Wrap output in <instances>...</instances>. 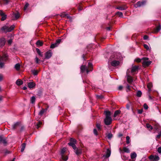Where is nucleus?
<instances>
[{
	"mask_svg": "<svg viewBox=\"0 0 161 161\" xmlns=\"http://www.w3.org/2000/svg\"><path fill=\"white\" fill-rule=\"evenodd\" d=\"M122 58L120 53H114L110 58L109 61L111 65L114 67L119 65Z\"/></svg>",
	"mask_w": 161,
	"mask_h": 161,
	"instance_id": "f257e3e1",
	"label": "nucleus"
},
{
	"mask_svg": "<svg viewBox=\"0 0 161 161\" xmlns=\"http://www.w3.org/2000/svg\"><path fill=\"white\" fill-rule=\"evenodd\" d=\"M105 118L104 119L105 124L106 125H110L112 121V119L111 117V112L109 111H105Z\"/></svg>",
	"mask_w": 161,
	"mask_h": 161,
	"instance_id": "f03ea898",
	"label": "nucleus"
},
{
	"mask_svg": "<svg viewBox=\"0 0 161 161\" xmlns=\"http://www.w3.org/2000/svg\"><path fill=\"white\" fill-rule=\"evenodd\" d=\"M8 56L6 54L3 55V57L0 56V68H2L4 65V62L6 61L8 58Z\"/></svg>",
	"mask_w": 161,
	"mask_h": 161,
	"instance_id": "7ed1b4c3",
	"label": "nucleus"
},
{
	"mask_svg": "<svg viewBox=\"0 0 161 161\" xmlns=\"http://www.w3.org/2000/svg\"><path fill=\"white\" fill-rule=\"evenodd\" d=\"M15 27L14 25H12L10 27L8 26H4L2 27L1 29L6 32H10L12 31Z\"/></svg>",
	"mask_w": 161,
	"mask_h": 161,
	"instance_id": "20e7f679",
	"label": "nucleus"
},
{
	"mask_svg": "<svg viewBox=\"0 0 161 161\" xmlns=\"http://www.w3.org/2000/svg\"><path fill=\"white\" fill-rule=\"evenodd\" d=\"M142 60H143L142 63L143 66H148L150 65L152 62L150 61H148V58H142Z\"/></svg>",
	"mask_w": 161,
	"mask_h": 161,
	"instance_id": "39448f33",
	"label": "nucleus"
},
{
	"mask_svg": "<svg viewBox=\"0 0 161 161\" xmlns=\"http://www.w3.org/2000/svg\"><path fill=\"white\" fill-rule=\"evenodd\" d=\"M76 143V140L73 138H71L70 139V142L68 143V144L72 147L74 149H75L76 147L75 144Z\"/></svg>",
	"mask_w": 161,
	"mask_h": 161,
	"instance_id": "423d86ee",
	"label": "nucleus"
},
{
	"mask_svg": "<svg viewBox=\"0 0 161 161\" xmlns=\"http://www.w3.org/2000/svg\"><path fill=\"white\" fill-rule=\"evenodd\" d=\"M111 153V150L110 148H108L107 149V151L106 152V154H104L102 157L103 159H105V158H108L110 156Z\"/></svg>",
	"mask_w": 161,
	"mask_h": 161,
	"instance_id": "0eeeda50",
	"label": "nucleus"
},
{
	"mask_svg": "<svg viewBox=\"0 0 161 161\" xmlns=\"http://www.w3.org/2000/svg\"><path fill=\"white\" fill-rule=\"evenodd\" d=\"M66 148H63L61 150V158H62V159L64 161H67L68 160V156H66V158L65 159L64 158V154L66 151Z\"/></svg>",
	"mask_w": 161,
	"mask_h": 161,
	"instance_id": "6e6552de",
	"label": "nucleus"
},
{
	"mask_svg": "<svg viewBox=\"0 0 161 161\" xmlns=\"http://www.w3.org/2000/svg\"><path fill=\"white\" fill-rule=\"evenodd\" d=\"M119 151L121 153H123L124 152L129 153H130V150L127 147H124L123 148V150L120 148L119 149Z\"/></svg>",
	"mask_w": 161,
	"mask_h": 161,
	"instance_id": "1a4fd4ad",
	"label": "nucleus"
},
{
	"mask_svg": "<svg viewBox=\"0 0 161 161\" xmlns=\"http://www.w3.org/2000/svg\"><path fill=\"white\" fill-rule=\"evenodd\" d=\"M0 15L2 17L1 19L2 21H4L6 19L7 15L5 14L2 10H0Z\"/></svg>",
	"mask_w": 161,
	"mask_h": 161,
	"instance_id": "9d476101",
	"label": "nucleus"
},
{
	"mask_svg": "<svg viewBox=\"0 0 161 161\" xmlns=\"http://www.w3.org/2000/svg\"><path fill=\"white\" fill-rule=\"evenodd\" d=\"M80 69L82 72H83L85 70H86L87 73L90 71L89 69L84 65H82L80 67Z\"/></svg>",
	"mask_w": 161,
	"mask_h": 161,
	"instance_id": "9b49d317",
	"label": "nucleus"
},
{
	"mask_svg": "<svg viewBox=\"0 0 161 161\" xmlns=\"http://www.w3.org/2000/svg\"><path fill=\"white\" fill-rule=\"evenodd\" d=\"M145 1H142V2L139 1L136 4V6L135 7L137 8V7H140L144 6L146 3Z\"/></svg>",
	"mask_w": 161,
	"mask_h": 161,
	"instance_id": "f8f14e48",
	"label": "nucleus"
},
{
	"mask_svg": "<svg viewBox=\"0 0 161 161\" xmlns=\"http://www.w3.org/2000/svg\"><path fill=\"white\" fill-rule=\"evenodd\" d=\"M52 56V52L50 51H48L45 54V58L46 59H49L51 58Z\"/></svg>",
	"mask_w": 161,
	"mask_h": 161,
	"instance_id": "ddd939ff",
	"label": "nucleus"
},
{
	"mask_svg": "<svg viewBox=\"0 0 161 161\" xmlns=\"http://www.w3.org/2000/svg\"><path fill=\"white\" fill-rule=\"evenodd\" d=\"M5 39L3 38H2L0 39V46L1 47H3L4 46L5 43Z\"/></svg>",
	"mask_w": 161,
	"mask_h": 161,
	"instance_id": "4468645a",
	"label": "nucleus"
},
{
	"mask_svg": "<svg viewBox=\"0 0 161 161\" xmlns=\"http://www.w3.org/2000/svg\"><path fill=\"white\" fill-rule=\"evenodd\" d=\"M36 86V84L33 82H30L28 83V87L30 89L34 88Z\"/></svg>",
	"mask_w": 161,
	"mask_h": 161,
	"instance_id": "2eb2a0df",
	"label": "nucleus"
},
{
	"mask_svg": "<svg viewBox=\"0 0 161 161\" xmlns=\"http://www.w3.org/2000/svg\"><path fill=\"white\" fill-rule=\"evenodd\" d=\"M75 152L77 155L80 154L82 153L81 150L80 149H78L76 147L75 149H74Z\"/></svg>",
	"mask_w": 161,
	"mask_h": 161,
	"instance_id": "dca6fc26",
	"label": "nucleus"
},
{
	"mask_svg": "<svg viewBox=\"0 0 161 161\" xmlns=\"http://www.w3.org/2000/svg\"><path fill=\"white\" fill-rule=\"evenodd\" d=\"M127 8V7L125 5H123L122 6H119L117 7L116 8L117 9L120 10H125Z\"/></svg>",
	"mask_w": 161,
	"mask_h": 161,
	"instance_id": "f3484780",
	"label": "nucleus"
},
{
	"mask_svg": "<svg viewBox=\"0 0 161 161\" xmlns=\"http://www.w3.org/2000/svg\"><path fill=\"white\" fill-rule=\"evenodd\" d=\"M138 68V66H135L132 67L131 70V72L133 74L135 72H136Z\"/></svg>",
	"mask_w": 161,
	"mask_h": 161,
	"instance_id": "a211bd4d",
	"label": "nucleus"
},
{
	"mask_svg": "<svg viewBox=\"0 0 161 161\" xmlns=\"http://www.w3.org/2000/svg\"><path fill=\"white\" fill-rule=\"evenodd\" d=\"M127 80L128 82L131 83L133 81L132 77L130 75H127Z\"/></svg>",
	"mask_w": 161,
	"mask_h": 161,
	"instance_id": "6ab92c4d",
	"label": "nucleus"
},
{
	"mask_svg": "<svg viewBox=\"0 0 161 161\" xmlns=\"http://www.w3.org/2000/svg\"><path fill=\"white\" fill-rule=\"evenodd\" d=\"M23 83V81L20 79H18L16 81V84L18 86L21 85Z\"/></svg>",
	"mask_w": 161,
	"mask_h": 161,
	"instance_id": "aec40b11",
	"label": "nucleus"
},
{
	"mask_svg": "<svg viewBox=\"0 0 161 161\" xmlns=\"http://www.w3.org/2000/svg\"><path fill=\"white\" fill-rule=\"evenodd\" d=\"M148 91V92H150L151 88L152 87V83H150L148 84L147 85Z\"/></svg>",
	"mask_w": 161,
	"mask_h": 161,
	"instance_id": "412c9836",
	"label": "nucleus"
},
{
	"mask_svg": "<svg viewBox=\"0 0 161 161\" xmlns=\"http://www.w3.org/2000/svg\"><path fill=\"white\" fill-rule=\"evenodd\" d=\"M13 16L14 17L15 19H17L19 17V14L18 13H13Z\"/></svg>",
	"mask_w": 161,
	"mask_h": 161,
	"instance_id": "4be33fe9",
	"label": "nucleus"
},
{
	"mask_svg": "<svg viewBox=\"0 0 161 161\" xmlns=\"http://www.w3.org/2000/svg\"><path fill=\"white\" fill-rule=\"evenodd\" d=\"M121 112V111L119 110H116L114 113V117H116L118 115L120 114Z\"/></svg>",
	"mask_w": 161,
	"mask_h": 161,
	"instance_id": "5701e85b",
	"label": "nucleus"
},
{
	"mask_svg": "<svg viewBox=\"0 0 161 161\" xmlns=\"http://www.w3.org/2000/svg\"><path fill=\"white\" fill-rule=\"evenodd\" d=\"M26 146V144L25 143H23L21 145V152H23L24 150V149L25 148V147Z\"/></svg>",
	"mask_w": 161,
	"mask_h": 161,
	"instance_id": "b1692460",
	"label": "nucleus"
},
{
	"mask_svg": "<svg viewBox=\"0 0 161 161\" xmlns=\"http://www.w3.org/2000/svg\"><path fill=\"white\" fill-rule=\"evenodd\" d=\"M47 110V108L45 109H42L39 112L38 114L42 116L44 114L45 112Z\"/></svg>",
	"mask_w": 161,
	"mask_h": 161,
	"instance_id": "393cba45",
	"label": "nucleus"
},
{
	"mask_svg": "<svg viewBox=\"0 0 161 161\" xmlns=\"http://www.w3.org/2000/svg\"><path fill=\"white\" fill-rule=\"evenodd\" d=\"M19 123L17 122L12 125V129L14 130L19 125Z\"/></svg>",
	"mask_w": 161,
	"mask_h": 161,
	"instance_id": "a878e982",
	"label": "nucleus"
},
{
	"mask_svg": "<svg viewBox=\"0 0 161 161\" xmlns=\"http://www.w3.org/2000/svg\"><path fill=\"white\" fill-rule=\"evenodd\" d=\"M92 63L90 62H89L88 63V67L89 69V70L90 71H92Z\"/></svg>",
	"mask_w": 161,
	"mask_h": 161,
	"instance_id": "bb28decb",
	"label": "nucleus"
},
{
	"mask_svg": "<svg viewBox=\"0 0 161 161\" xmlns=\"http://www.w3.org/2000/svg\"><path fill=\"white\" fill-rule=\"evenodd\" d=\"M136 154L135 152L132 153L130 155L131 158L132 159L135 158L136 157Z\"/></svg>",
	"mask_w": 161,
	"mask_h": 161,
	"instance_id": "cd10ccee",
	"label": "nucleus"
},
{
	"mask_svg": "<svg viewBox=\"0 0 161 161\" xmlns=\"http://www.w3.org/2000/svg\"><path fill=\"white\" fill-rule=\"evenodd\" d=\"M14 68L17 70H19L20 68V65L19 64L17 63L14 66Z\"/></svg>",
	"mask_w": 161,
	"mask_h": 161,
	"instance_id": "c85d7f7f",
	"label": "nucleus"
},
{
	"mask_svg": "<svg viewBox=\"0 0 161 161\" xmlns=\"http://www.w3.org/2000/svg\"><path fill=\"white\" fill-rule=\"evenodd\" d=\"M35 100L36 98L34 96H32L31 98V103H34L35 102Z\"/></svg>",
	"mask_w": 161,
	"mask_h": 161,
	"instance_id": "c756f323",
	"label": "nucleus"
},
{
	"mask_svg": "<svg viewBox=\"0 0 161 161\" xmlns=\"http://www.w3.org/2000/svg\"><path fill=\"white\" fill-rule=\"evenodd\" d=\"M146 126L148 129H149L151 130H152L153 129V127L148 123L146 124Z\"/></svg>",
	"mask_w": 161,
	"mask_h": 161,
	"instance_id": "7c9ffc66",
	"label": "nucleus"
},
{
	"mask_svg": "<svg viewBox=\"0 0 161 161\" xmlns=\"http://www.w3.org/2000/svg\"><path fill=\"white\" fill-rule=\"evenodd\" d=\"M36 44L37 46H41L43 45V43L40 41L38 40L36 42Z\"/></svg>",
	"mask_w": 161,
	"mask_h": 161,
	"instance_id": "2f4dec72",
	"label": "nucleus"
},
{
	"mask_svg": "<svg viewBox=\"0 0 161 161\" xmlns=\"http://www.w3.org/2000/svg\"><path fill=\"white\" fill-rule=\"evenodd\" d=\"M131 103L130 102H129L126 105V108L128 110H129L130 108V106H131Z\"/></svg>",
	"mask_w": 161,
	"mask_h": 161,
	"instance_id": "473e14b6",
	"label": "nucleus"
},
{
	"mask_svg": "<svg viewBox=\"0 0 161 161\" xmlns=\"http://www.w3.org/2000/svg\"><path fill=\"white\" fill-rule=\"evenodd\" d=\"M142 92L141 91H138L137 92L136 96L138 97H140L142 95Z\"/></svg>",
	"mask_w": 161,
	"mask_h": 161,
	"instance_id": "72a5a7b5",
	"label": "nucleus"
},
{
	"mask_svg": "<svg viewBox=\"0 0 161 161\" xmlns=\"http://www.w3.org/2000/svg\"><path fill=\"white\" fill-rule=\"evenodd\" d=\"M58 45L55 42L54 43L52 44L50 46V48H53L58 46Z\"/></svg>",
	"mask_w": 161,
	"mask_h": 161,
	"instance_id": "f704fd0d",
	"label": "nucleus"
},
{
	"mask_svg": "<svg viewBox=\"0 0 161 161\" xmlns=\"http://www.w3.org/2000/svg\"><path fill=\"white\" fill-rule=\"evenodd\" d=\"M159 157L157 155H155L154 156V158H153V161H158L159 160Z\"/></svg>",
	"mask_w": 161,
	"mask_h": 161,
	"instance_id": "c9c22d12",
	"label": "nucleus"
},
{
	"mask_svg": "<svg viewBox=\"0 0 161 161\" xmlns=\"http://www.w3.org/2000/svg\"><path fill=\"white\" fill-rule=\"evenodd\" d=\"M32 73L34 75H37L38 72L37 70H31Z\"/></svg>",
	"mask_w": 161,
	"mask_h": 161,
	"instance_id": "e433bc0d",
	"label": "nucleus"
},
{
	"mask_svg": "<svg viewBox=\"0 0 161 161\" xmlns=\"http://www.w3.org/2000/svg\"><path fill=\"white\" fill-rule=\"evenodd\" d=\"M107 137L108 139H111L113 137V135L111 133H108Z\"/></svg>",
	"mask_w": 161,
	"mask_h": 161,
	"instance_id": "4c0bfd02",
	"label": "nucleus"
},
{
	"mask_svg": "<svg viewBox=\"0 0 161 161\" xmlns=\"http://www.w3.org/2000/svg\"><path fill=\"white\" fill-rule=\"evenodd\" d=\"M143 46H144V47L147 50H149V51L150 50V49L149 48V47L147 45V44H144L143 45Z\"/></svg>",
	"mask_w": 161,
	"mask_h": 161,
	"instance_id": "58836bf2",
	"label": "nucleus"
},
{
	"mask_svg": "<svg viewBox=\"0 0 161 161\" xmlns=\"http://www.w3.org/2000/svg\"><path fill=\"white\" fill-rule=\"evenodd\" d=\"M126 143L129 144L130 143V138L129 136L126 137Z\"/></svg>",
	"mask_w": 161,
	"mask_h": 161,
	"instance_id": "ea45409f",
	"label": "nucleus"
},
{
	"mask_svg": "<svg viewBox=\"0 0 161 161\" xmlns=\"http://www.w3.org/2000/svg\"><path fill=\"white\" fill-rule=\"evenodd\" d=\"M117 14L120 17H122L123 16V13L121 12H117Z\"/></svg>",
	"mask_w": 161,
	"mask_h": 161,
	"instance_id": "a19ab883",
	"label": "nucleus"
},
{
	"mask_svg": "<svg viewBox=\"0 0 161 161\" xmlns=\"http://www.w3.org/2000/svg\"><path fill=\"white\" fill-rule=\"evenodd\" d=\"M161 29V27L160 26H158L157 27L156 31L158 32Z\"/></svg>",
	"mask_w": 161,
	"mask_h": 161,
	"instance_id": "79ce46f5",
	"label": "nucleus"
},
{
	"mask_svg": "<svg viewBox=\"0 0 161 161\" xmlns=\"http://www.w3.org/2000/svg\"><path fill=\"white\" fill-rule=\"evenodd\" d=\"M2 143H3L5 145L7 143V141L6 140L5 138H4L2 141Z\"/></svg>",
	"mask_w": 161,
	"mask_h": 161,
	"instance_id": "37998d69",
	"label": "nucleus"
},
{
	"mask_svg": "<svg viewBox=\"0 0 161 161\" xmlns=\"http://www.w3.org/2000/svg\"><path fill=\"white\" fill-rule=\"evenodd\" d=\"M12 40L10 39L8 41V45H10L12 42Z\"/></svg>",
	"mask_w": 161,
	"mask_h": 161,
	"instance_id": "c03bdc74",
	"label": "nucleus"
},
{
	"mask_svg": "<svg viewBox=\"0 0 161 161\" xmlns=\"http://www.w3.org/2000/svg\"><path fill=\"white\" fill-rule=\"evenodd\" d=\"M96 127L98 130H101V125L100 124H97L96 125Z\"/></svg>",
	"mask_w": 161,
	"mask_h": 161,
	"instance_id": "a18cd8bd",
	"label": "nucleus"
},
{
	"mask_svg": "<svg viewBox=\"0 0 161 161\" xmlns=\"http://www.w3.org/2000/svg\"><path fill=\"white\" fill-rule=\"evenodd\" d=\"M29 4L28 3H26L24 7V9L25 10H26Z\"/></svg>",
	"mask_w": 161,
	"mask_h": 161,
	"instance_id": "49530a36",
	"label": "nucleus"
},
{
	"mask_svg": "<svg viewBox=\"0 0 161 161\" xmlns=\"http://www.w3.org/2000/svg\"><path fill=\"white\" fill-rule=\"evenodd\" d=\"M93 133L96 136L97 135V130L95 129H94L93 130Z\"/></svg>",
	"mask_w": 161,
	"mask_h": 161,
	"instance_id": "de8ad7c7",
	"label": "nucleus"
},
{
	"mask_svg": "<svg viewBox=\"0 0 161 161\" xmlns=\"http://www.w3.org/2000/svg\"><path fill=\"white\" fill-rule=\"evenodd\" d=\"M36 51L37 53L39 54V55H41V51L39 49L36 48Z\"/></svg>",
	"mask_w": 161,
	"mask_h": 161,
	"instance_id": "09e8293b",
	"label": "nucleus"
},
{
	"mask_svg": "<svg viewBox=\"0 0 161 161\" xmlns=\"http://www.w3.org/2000/svg\"><path fill=\"white\" fill-rule=\"evenodd\" d=\"M96 96L99 99H102L103 97V96L102 95H97Z\"/></svg>",
	"mask_w": 161,
	"mask_h": 161,
	"instance_id": "8fccbe9b",
	"label": "nucleus"
},
{
	"mask_svg": "<svg viewBox=\"0 0 161 161\" xmlns=\"http://www.w3.org/2000/svg\"><path fill=\"white\" fill-rule=\"evenodd\" d=\"M126 88H127V91H129L130 90V86L128 84H127V85Z\"/></svg>",
	"mask_w": 161,
	"mask_h": 161,
	"instance_id": "3c124183",
	"label": "nucleus"
},
{
	"mask_svg": "<svg viewBox=\"0 0 161 161\" xmlns=\"http://www.w3.org/2000/svg\"><path fill=\"white\" fill-rule=\"evenodd\" d=\"M61 41V40L60 39H58L56 40V43L58 45L60 43V42Z\"/></svg>",
	"mask_w": 161,
	"mask_h": 161,
	"instance_id": "603ef678",
	"label": "nucleus"
},
{
	"mask_svg": "<svg viewBox=\"0 0 161 161\" xmlns=\"http://www.w3.org/2000/svg\"><path fill=\"white\" fill-rule=\"evenodd\" d=\"M42 124V123L41 122H39V124H38L36 125V128L38 129L40 127L39 125H41Z\"/></svg>",
	"mask_w": 161,
	"mask_h": 161,
	"instance_id": "864d4df0",
	"label": "nucleus"
},
{
	"mask_svg": "<svg viewBox=\"0 0 161 161\" xmlns=\"http://www.w3.org/2000/svg\"><path fill=\"white\" fill-rule=\"evenodd\" d=\"M144 108L145 109H147L148 108V106L145 103L143 105Z\"/></svg>",
	"mask_w": 161,
	"mask_h": 161,
	"instance_id": "5fc2aeb1",
	"label": "nucleus"
},
{
	"mask_svg": "<svg viewBox=\"0 0 161 161\" xmlns=\"http://www.w3.org/2000/svg\"><path fill=\"white\" fill-rule=\"evenodd\" d=\"M137 112L138 114H141L143 112L142 109H138L137 110Z\"/></svg>",
	"mask_w": 161,
	"mask_h": 161,
	"instance_id": "6e6d98bb",
	"label": "nucleus"
},
{
	"mask_svg": "<svg viewBox=\"0 0 161 161\" xmlns=\"http://www.w3.org/2000/svg\"><path fill=\"white\" fill-rule=\"evenodd\" d=\"M4 138L3 137L1 136H0V143H2V141Z\"/></svg>",
	"mask_w": 161,
	"mask_h": 161,
	"instance_id": "4d7b16f0",
	"label": "nucleus"
},
{
	"mask_svg": "<svg viewBox=\"0 0 161 161\" xmlns=\"http://www.w3.org/2000/svg\"><path fill=\"white\" fill-rule=\"evenodd\" d=\"M148 38V36H147V35H145L144 36H143V39L145 40H147V39Z\"/></svg>",
	"mask_w": 161,
	"mask_h": 161,
	"instance_id": "13d9d810",
	"label": "nucleus"
},
{
	"mask_svg": "<svg viewBox=\"0 0 161 161\" xmlns=\"http://www.w3.org/2000/svg\"><path fill=\"white\" fill-rule=\"evenodd\" d=\"M154 158V156H153V155H151L149 157V158L150 159V160H153V158Z\"/></svg>",
	"mask_w": 161,
	"mask_h": 161,
	"instance_id": "bf43d9fd",
	"label": "nucleus"
},
{
	"mask_svg": "<svg viewBox=\"0 0 161 161\" xmlns=\"http://www.w3.org/2000/svg\"><path fill=\"white\" fill-rule=\"evenodd\" d=\"M158 151L159 153H161V147H159L158 148Z\"/></svg>",
	"mask_w": 161,
	"mask_h": 161,
	"instance_id": "052dcab7",
	"label": "nucleus"
},
{
	"mask_svg": "<svg viewBox=\"0 0 161 161\" xmlns=\"http://www.w3.org/2000/svg\"><path fill=\"white\" fill-rule=\"evenodd\" d=\"M142 60V59H141L140 58H138L136 59V61L137 62H141Z\"/></svg>",
	"mask_w": 161,
	"mask_h": 161,
	"instance_id": "680f3d73",
	"label": "nucleus"
},
{
	"mask_svg": "<svg viewBox=\"0 0 161 161\" xmlns=\"http://www.w3.org/2000/svg\"><path fill=\"white\" fill-rule=\"evenodd\" d=\"M161 136V131H160L158 134L157 136V137L159 138Z\"/></svg>",
	"mask_w": 161,
	"mask_h": 161,
	"instance_id": "e2e57ef3",
	"label": "nucleus"
},
{
	"mask_svg": "<svg viewBox=\"0 0 161 161\" xmlns=\"http://www.w3.org/2000/svg\"><path fill=\"white\" fill-rule=\"evenodd\" d=\"M35 61H36V63H37V64L38 63L39 59L37 57L36 58Z\"/></svg>",
	"mask_w": 161,
	"mask_h": 161,
	"instance_id": "0e129e2a",
	"label": "nucleus"
},
{
	"mask_svg": "<svg viewBox=\"0 0 161 161\" xmlns=\"http://www.w3.org/2000/svg\"><path fill=\"white\" fill-rule=\"evenodd\" d=\"M10 152L7 150H6L5 152V154H9V153H10Z\"/></svg>",
	"mask_w": 161,
	"mask_h": 161,
	"instance_id": "69168bd1",
	"label": "nucleus"
},
{
	"mask_svg": "<svg viewBox=\"0 0 161 161\" xmlns=\"http://www.w3.org/2000/svg\"><path fill=\"white\" fill-rule=\"evenodd\" d=\"M3 1L5 4H8V0H3Z\"/></svg>",
	"mask_w": 161,
	"mask_h": 161,
	"instance_id": "338daca9",
	"label": "nucleus"
},
{
	"mask_svg": "<svg viewBox=\"0 0 161 161\" xmlns=\"http://www.w3.org/2000/svg\"><path fill=\"white\" fill-rule=\"evenodd\" d=\"M67 15V14H63L61 15L62 17H66V16Z\"/></svg>",
	"mask_w": 161,
	"mask_h": 161,
	"instance_id": "774afa93",
	"label": "nucleus"
}]
</instances>
